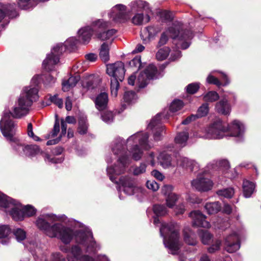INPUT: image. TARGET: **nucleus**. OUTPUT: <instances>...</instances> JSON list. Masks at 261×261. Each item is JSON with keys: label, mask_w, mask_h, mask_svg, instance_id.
<instances>
[{"label": "nucleus", "mask_w": 261, "mask_h": 261, "mask_svg": "<svg viewBox=\"0 0 261 261\" xmlns=\"http://www.w3.org/2000/svg\"><path fill=\"white\" fill-rule=\"evenodd\" d=\"M200 89V84L198 83H192L188 84L186 87V91L188 94H194Z\"/></svg>", "instance_id": "nucleus-43"}, {"label": "nucleus", "mask_w": 261, "mask_h": 261, "mask_svg": "<svg viewBox=\"0 0 261 261\" xmlns=\"http://www.w3.org/2000/svg\"><path fill=\"white\" fill-rule=\"evenodd\" d=\"M125 73L124 64L122 62L118 61L107 66V73L112 77L111 79H116L122 82L124 80Z\"/></svg>", "instance_id": "nucleus-9"}, {"label": "nucleus", "mask_w": 261, "mask_h": 261, "mask_svg": "<svg viewBox=\"0 0 261 261\" xmlns=\"http://www.w3.org/2000/svg\"><path fill=\"white\" fill-rule=\"evenodd\" d=\"M208 111V104L207 103H204L198 109L197 113L195 115L198 119L206 116Z\"/></svg>", "instance_id": "nucleus-39"}, {"label": "nucleus", "mask_w": 261, "mask_h": 261, "mask_svg": "<svg viewBox=\"0 0 261 261\" xmlns=\"http://www.w3.org/2000/svg\"><path fill=\"white\" fill-rule=\"evenodd\" d=\"M118 164L107 168V173L110 179L113 182L117 184L116 177L113 175H120L123 173L128 164V156L126 154H121L118 159Z\"/></svg>", "instance_id": "nucleus-6"}, {"label": "nucleus", "mask_w": 261, "mask_h": 261, "mask_svg": "<svg viewBox=\"0 0 261 261\" xmlns=\"http://www.w3.org/2000/svg\"><path fill=\"white\" fill-rule=\"evenodd\" d=\"M80 79V76H70L68 80L62 82V89L64 91H68L71 88L74 87Z\"/></svg>", "instance_id": "nucleus-27"}, {"label": "nucleus", "mask_w": 261, "mask_h": 261, "mask_svg": "<svg viewBox=\"0 0 261 261\" xmlns=\"http://www.w3.org/2000/svg\"><path fill=\"white\" fill-rule=\"evenodd\" d=\"M70 251L75 259L78 260L81 257L82 250L77 245L72 246Z\"/></svg>", "instance_id": "nucleus-55"}, {"label": "nucleus", "mask_w": 261, "mask_h": 261, "mask_svg": "<svg viewBox=\"0 0 261 261\" xmlns=\"http://www.w3.org/2000/svg\"><path fill=\"white\" fill-rule=\"evenodd\" d=\"M152 210L154 214L158 217L164 216L168 212L166 206L161 204H154Z\"/></svg>", "instance_id": "nucleus-34"}, {"label": "nucleus", "mask_w": 261, "mask_h": 261, "mask_svg": "<svg viewBox=\"0 0 261 261\" xmlns=\"http://www.w3.org/2000/svg\"><path fill=\"white\" fill-rule=\"evenodd\" d=\"M89 123L87 117L81 116L79 118L77 132L81 135L87 134L89 128Z\"/></svg>", "instance_id": "nucleus-23"}, {"label": "nucleus", "mask_w": 261, "mask_h": 261, "mask_svg": "<svg viewBox=\"0 0 261 261\" xmlns=\"http://www.w3.org/2000/svg\"><path fill=\"white\" fill-rule=\"evenodd\" d=\"M41 154L42 155L44 160L47 161L51 163L57 164L60 163L62 162V159L61 158H57L55 157L51 158V156L46 153H44L43 151L41 152Z\"/></svg>", "instance_id": "nucleus-56"}, {"label": "nucleus", "mask_w": 261, "mask_h": 261, "mask_svg": "<svg viewBox=\"0 0 261 261\" xmlns=\"http://www.w3.org/2000/svg\"><path fill=\"white\" fill-rule=\"evenodd\" d=\"M53 52L56 56H60L66 50L64 44H58L53 48Z\"/></svg>", "instance_id": "nucleus-63"}, {"label": "nucleus", "mask_w": 261, "mask_h": 261, "mask_svg": "<svg viewBox=\"0 0 261 261\" xmlns=\"http://www.w3.org/2000/svg\"><path fill=\"white\" fill-rule=\"evenodd\" d=\"M42 81L44 85L50 86L55 83L56 79L50 74L47 73L42 75Z\"/></svg>", "instance_id": "nucleus-54"}, {"label": "nucleus", "mask_w": 261, "mask_h": 261, "mask_svg": "<svg viewBox=\"0 0 261 261\" xmlns=\"http://www.w3.org/2000/svg\"><path fill=\"white\" fill-rule=\"evenodd\" d=\"M74 236L75 237L76 242L83 246L87 244L90 240L94 239L91 233L82 230L76 231Z\"/></svg>", "instance_id": "nucleus-20"}, {"label": "nucleus", "mask_w": 261, "mask_h": 261, "mask_svg": "<svg viewBox=\"0 0 261 261\" xmlns=\"http://www.w3.org/2000/svg\"><path fill=\"white\" fill-rule=\"evenodd\" d=\"M189 217L192 219V225L195 227L209 228L210 223L207 221L206 217L199 211H193L189 214Z\"/></svg>", "instance_id": "nucleus-12"}, {"label": "nucleus", "mask_w": 261, "mask_h": 261, "mask_svg": "<svg viewBox=\"0 0 261 261\" xmlns=\"http://www.w3.org/2000/svg\"><path fill=\"white\" fill-rule=\"evenodd\" d=\"M119 80H116V79H111V90L112 95L115 97L117 96L118 90L119 88Z\"/></svg>", "instance_id": "nucleus-50"}, {"label": "nucleus", "mask_w": 261, "mask_h": 261, "mask_svg": "<svg viewBox=\"0 0 261 261\" xmlns=\"http://www.w3.org/2000/svg\"><path fill=\"white\" fill-rule=\"evenodd\" d=\"M184 240L185 243L189 245L194 246L197 243L195 233L189 228L183 230Z\"/></svg>", "instance_id": "nucleus-22"}, {"label": "nucleus", "mask_w": 261, "mask_h": 261, "mask_svg": "<svg viewBox=\"0 0 261 261\" xmlns=\"http://www.w3.org/2000/svg\"><path fill=\"white\" fill-rule=\"evenodd\" d=\"M108 101V94L106 92L98 94L94 100L95 108L99 111H103L107 109Z\"/></svg>", "instance_id": "nucleus-16"}, {"label": "nucleus", "mask_w": 261, "mask_h": 261, "mask_svg": "<svg viewBox=\"0 0 261 261\" xmlns=\"http://www.w3.org/2000/svg\"><path fill=\"white\" fill-rule=\"evenodd\" d=\"M13 142L12 146L14 150L18 152H23L25 146L21 144L16 138H14V141H10Z\"/></svg>", "instance_id": "nucleus-60"}, {"label": "nucleus", "mask_w": 261, "mask_h": 261, "mask_svg": "<svg viewBox=\"0 0 261 261\" xmlns=\"http://www.w3.org/2000/svg\"><path fill=\"white\" fill-rule=\"evenodd\" d=\"M119 181L123 187L133 189L136 187V182L133 178L128 176H121Z\"/></svg>", "instance_id": "nucleus-33"}, {"label": "nucleus", "mask_w": 261, "mask_h": 261, "mask_svg": "<svg viewBox=\"0 0 261 261\" xmlns=\"http://www.w3.org/2000/svg\"><path fill=\"white\" fill-rule=\"evenodd\" d=\"M148 138L149 135L147 133H145L139 140V145L145 149L149 148L148 144Z\"/></svg>", "instance_id": "nucleus-58"}, {"label": "nucleus", "mask_w": 261, "mask_h": 261, "mask_svg": "<svg viewBox=\"0 0 261 261\" xmlns=\"http://www.w3.org/2000/svg\"><path fill=\"white\" fill-rule=\"evenodd\" d=\"M219 99L218 93L214 91H209L203 96V100L206 102H213L216 101Z\"/></svg>", "instance_id": "nucleus-38"}, {"label": "nucleus", "mask_w": 261, "mask_h": 261, "mask_svg": "<svg viewBox=\"0 0 261 261\" xmlns=\"http://www.w3.org/2000/svg\"><path fill=\"white\" fill-rule=\"evenodd\" d=\"M17 205V201L4 194H0V206L5 208L10 206V205Z\"/></svg>", "instance_id": "nucleus-31"}, {"label": "nucleus", "mask_w": 261, "mask_h": 261, "mask_svg": "<svg viewBox=\"0 0 261 261\" xmlns=\"http://www.w3.org/2000/svg\"><path fill=\"white\" fill-rule=\"evenodd\" d=\"M189 138V134L187 132H182L179 133L175 138V142L177 144H185Z\"/></svg>", "instance_id": "nucleus-44"}, {"label": "nucleus", "mask_w": 261, "mask_h": 261, "mask_svg": "<svg viewBox=\"0 0 261 261\" xmlns=\"http://www.w3.org/2000/svg\"><path fill=\"white\" fill-rule=\"evenodd\" d=\"M24 217H30L34 216L37 212L36 209L31 205H27L22 207Z\"/></svg>", "instance_id": "nucleus-48"}, {"label": "nucleus", "mask_w": 261, "mask_h": 261, "mask_svg": "<svg viewBox=\"0 0 261 261\" xmlns=\"http://www.w3.org/2000/svg\"><path fill=\"white\" fill-rule=\"evenodd\" d=\"M137 95L135 92L133 91H126L123 95V99L125 102L130 104L136 100Z\"/></svg>", "instance_id": "nucleus-46"}, {"label": "nucleus", "mask_w": 261, "mask_h": 261, "mask_svg": "<svg viewBox=\"0 0 261 261\" xmlns=\"http://www.w3.org/2000/svg\"><path fill=\"white\" fill-rule=\"evenodd\" d=\"M36 225L40 229L45 231L46 234L49 237L55 236L54 229H53L55 224L51 225L45 219L38 218L36 221Z\"/></svg>", "instance_id": "nucleus-18"}, {"label": "nucleus", "mask_w": 261, "mask_h": 261, "mask_svg": "<svg viewBox=\"0 0 261 261\" xmlns=\"http://www.w3.org/2000/svg\"><path fill=\"white\" fill-rule=\"evenodd\" d=\"M13 142L12 146L14 150L18 152H23L25 146L21 144L16 138H14V141H10Z\"/></svg>", "instance_id": "nucleus-61"}, {"label": "nucleus", "mask_w": 261, "mask_h": 261, "mask_svg": "<svg viewBox=\"0 0 261 261\" xmlns=\"http://www.w3.org/2000/svg\"><path fill=\"white\" fill-rule=\"evenodd\" d=\"M225 249L229 253H233L239 249L240 241L239 238L234 234H230L225 238Z\"/></svg>", "instance_id": "nucleus-14"}, {"label": "nucleus", "mask_w": 261, "mask_h": 261, "mask_svg": "<svg viewBox=\"0 0 261 261\" xmlns=\"http://www.w3.org/2000/svg\"><path fill=\"white\" fill-rule=\"evenodd\" d=\"M118 12L116 13L114 20L117 22L124 23L129 19V15L126 13V7L123 5L119 4L115 6Z\"/></svg>", "instance_id": "nucleus-17"}, {"label": "nucleus", "mask_w": 261, "mask_h": 261, "mask_svg": "<svg viewBox=\"0 0 261 261\" xmlns=\"http://www.w3.org/2000/svg\"><path fill=\"white\" fill-rule=\"evenodd\" d=\"M204 207L208 214L213 215L217 214L221 210V206L220 202L216 201L206 203Z\"/></svg>", "instance_id": "nucleus-29"}, {"label": "nucleus", "mask_w": 261, "mask_h": 261, "mask_svg": "<svg viewBox=\"0 0 261 261\" xmlns=\"http://www.w3.org/2000/svg\"><path fill=\"white\" fill-rule=\"evenodd\" d=\"M234 193V190L232 188L219 190L217 192V195L226 198H231L233 195Z\"/></svg>", "instance_id": "nucleus-42"}, {"label": "nucleus", "mask_w": 261, "mask_h": 261, "mask_svg": "<svg viewBox=\"0 0 261 261\" xmlns=\"http://www.w3.org/2000/svg\"><path fill=\"white\" fill-rule=\"evenodd\" d=\"M158 70L155 66L153 64H149L144 70L141 72L138 77L139 87L140 88H145L148 84V81L159 79L163 75H157Z\"/></svg>", "instance_id": "nucleus-7"}, {"label": "nucleus", "mask_w": 261, "mask_h": 261, "mask_svg": "<svg viewBox=\"0 0 261 261\" xmlns=\"http://www.w3.org/2000/svg\"><path fill=\"white\" fill-rule=\"evenodd\" d=\"M148 127L153 132V138L154 140L159 141L162 140L165 126L161 124L160 114H158L151 120Z\"/></svg>", "instance_id": "nucleus-10"}, {"label": "nucleus", "mask_w": 261, "mask_h": 261, "mask_svg": "<svg viewBox=\"0 0 261 261\" xmlns=\"http://www.w3.org/2000/svg\"><path fill=\"white\" fill-rule=\"evenodd\" d=\"M39 98L38 89L36 87L28 89L25 87L23 92L21 93L18 100V107L14 108V113L8 110L4 113L0 121V129L3 135L9 141H14V135L16 131V124L13 118H20L28 113L29 108L32 105L33 101Z\"/></svg>", "instance_id": "nucleus-1"}, {"label": "nucleus", "mask_w": 261, "mask_h": 261, "mask_svg": "<svg viewBox=\"0 0 261 261\" xmlns=\"http://www.w3.org/2000/svg\"><path fill=\"white\" fill-rule=\"evenodd\" d=\"M114 114L112 111H106L101 114L102 120L107 123H110L113 121Z\"/></svg>", "instance_id": "nucleus-52"}, {"label": "nucleus", "mask_w": 261, "mask_h": 261, "mask_svg": "<svg viewBox=\"0 0 261 261\" xmlns=\"http://www.w3.org/2000/svg\"><path fill=\"white\" fill-rule=\"evenodd\" d=\"M83 86L87 90H93L97 87L96 81L94 79L89 78L83 83Z\"/></svg>", "instance_id": "nucleus-53"}, {"label": "nucleus", "mask_w": 261, "mask_h": 261, "mask_svg": "<svg viewBox=\"0 0 261 261\" xmlns=\"http://www.w3.org/2000/svg\"><path fill=\"white\" fill-rule=\"evenodd\" d=\"M178 199V196L175 193L169 194L166 197L167 206L169 208H172Z\"/></svg>", "instance_id": "nucleus-41"}, {"label": "nucleus", "mask_w": 261, "mask_h": 261, "mask_svg": "<svg viewBox=\"0 0 261 261\" xmlns=\"http://www.w3.org/2000/svg\"><path fill=\"white\" fill-rule=\"evenodd\" d=\"M229 131L230 136L239 137L243 132L242 126L240 122L234 120L230 125L225 126L222 120L218 119L214 121L208 127V134L215 139H220L223 137V134Z\"/></svg>", "instance_id": "nucleus-3"}, {"label": "nucleus", "mask_w": 261, "mask_h": 261, "mask_svg": "<svg viewBox=\"0 0 261 261\" xmlns=\"http://www.w3.org/2000/svg\"><path fill=\"white\" fill-rule=\"evenodd\" d=\"M60 60L59 56H56L54 53L47 55L46 58L43 61L42 65L46 69H49L50 66H53L57 64Z\"/></svg>", "instance_id": "nucleus-26"}, {"label": "nucleus", "mask_w": 261, "mask_h": 261, "mask_svg": "<svg viewBox=\"0 0 261 261\" xmlns=\"http://www.w3.org/2000/svg\"><path fill=\"white\" fill-rule=\"evenodd\" d=\"M158 31L155 28L152 26L147 27L143 31L144 35L148 40L153 38L157 34Z\"/></svg>", "instance_id": "nucleus-45"}, {"label": "nucleus", "mask_w": 261, "mask_h": 261, "mask_svg": "<svg viewBox=\"0 0 261 261\" xmlns=\"http://www.w3.org/2000/svg\"><path fill=\"white\" fill-rule=\"evenodd\" d=\"M108 23L103 20L98 19L93 22V30L96 38L101 41L110 39L117 33L114 29H108Z\"/></svg>", "instance_id": "nucleus-5"}, {"label": "nucleus", "mask_w": 261, "mask_h": 261, "mask_svg": "<svg viewBox=\"0 0 261 261\" xmlns=\"http://www.w3.org/2000/svg\"><path fill=\"white\" fill-rule=\"evenodd\" d=\"M17 205H13L14 207L11 208L9 214L13 220L16 221H22L24 218L23 209L22 208L20 209V207L22 206L20 203L17 201Z\"/></svg>", "instance_id": "nucleus-21"}, {"label": "nucleus", "mask_w": 261, "mask_h": 261, "mask_svg": "<svg viewBox=\"0 0 261 261\" xmlns=\"http://www.w3.org/2000/svg\"><path fill=\"white\" fill-rule=\"evenodd\" d=\"M58 117V115H56V119L55 121L54 127L52 131L50 132V136L53 138L57 136L60 132V122Z\"/></svg>", "instance_id": "nucleus-57"}, {"label": "nucleus", "mask_w": 261, "mask_h": 261, "mask_svg": "<svg viewBox=\"0 0 261 261\" xmlns=\"http://www.w3.org/2000/svg\"><path fill=\"white\" fill-rule=\"evenodd\" d=\"M160 234L164 238V244L172 255L177 254L181 245L179 231L172 224H162L160 228Z\"/></svg>", "instance_id": "nucleus-2"}, {"label": "nucleus", "mask_w": 261, "mask_h": 261, "mask_svg": "<svg viewBox=\"0 0 261 261\" xmlns=\"http://www.w3.org/2000/svg\"><path fill=\"white\" fill-rule=\"evenodd\" d=\"M78 42H79L78 39L74 37L68 38L64 43L66 50H69V51L74 50L77 47Z\"/></svg>", "instance_id": "nucleus-36"}, {"label": "nucleus", "mask_w": 261, "mask_h": 261, "mask_svg": "<svg viewBox=\"0 0 261 261\" xmlns=\"http://www.w3.org/2000/svg\"><path fill=\"white\" fill-rule=\"evenodd\" d=\"M191 185L196 190L202 192L211 190L213 183L210 179L198 175L196 179L192 181Z\"/></svg>", "instance_id": "nucleus-11"}, {"label": "nucleus", "mask_w": 261, "mask_h": 261, "mask_svg": "<svg viewBox=\"0 0 261 261\" xmlns=\"http://www.w3.org/2000/svg\"><path fill=\"white\" fill-rule=\"evenodd\" d=\"M45 0H18V6L22 10H28L36 6L39 2H44Z\"/></svg>", "instance_id": "nucleus-24"}, {"label": "nucleus", "mask_w": 261, "mask_h": 261, "mask_svg": "<svg viewBox=\"0 0 261 261\" xmlns=\"http://www.w3.org/2000/svg\"><path fill=\"white\" fill-rule=\"evenodd\" d=\"M132 157L135 161L139 160L143 154V151L139 148L138 145L134 146L132 149Z\"/></svg>", "instance_id": "nucleus-51"}, {"label": "nucleus", "mask_w": 261, "mask_h": 261, "mask_svg": "<svg viewBox=\"0 0 261 261\" xmlns=\"http://www.w3.org/2000/svg\"><path fill=\"white\" fill-rule=\"evenodd\" d=\"M11 229L7 225L0 226V239L7 238L11 233Z\"/></svg>", "instance_id": "nucleus-62"}, {"label": "nucleus", "mask_w": 261, "mask_h": 261, "mask_svg": "<svg viewBox=\"0 0 261 261\" xmlns=\"http://www.w3.org/2000/svg\"><path fill=\"white\" fill-rule=\"evenodd\" d=\"M141 59V56H136L129 62V65L131 67L138 68V69H140L142 67Z\"/></svg>", "instance_id": "nucleus-59"}, {"label": "nucleus", "mask_w": 261, "mask_h": 261, "mask_svg": "<svg viewBox=\"0 0 261 261\" xmlns=\"http://www.w3.org/2000/svg\"><path fill=\"white\" fill-rule=\"evenodd\" d=\"M215 109L218 113L227 115L230 112L231 107L227 99L223 98L216 103Z\"/></svg>", "instance_id": "nucleus-19"}, {"label": "nucleus", "mask_w": 261, "mask_h": 261, "mask_svg": "<svg viewBox=\"0 0 261 261\" xmlns=\"http://www.w3.org/2000/svg\"><path fill=\"white\" fill-rule=\"evenodd\" d=\"M78 33L79 42L85 44L88 43L91 40L92 35H94L93 23L91 27L88 26L83 28L80 30Z\"/></svg>", "instance_id": "nucleus-15"}, {"label": "nucleus", "mask_w": 261, "mask_h": 261, "mask_svg": "<svg viewBox=\"0 0 261 261\" xmlns=\"http://www.w3.org/2000/svg\"><path fill=\"white\" fill-rule=\"evenodd\" d=\"M0 22L6 16H8L10 18H13L19 15L15 4H4L0 3Z\"/></svg>", "instance_id": "nucleus-13"}, {"label": "nucleus", "mask_w": 261, "mask_h": 261, "mask_svg": "<svg viewBox=\"0 0 261 261\" xmlns=\"http://www.w3.org/2000/svg\"><path fill=\"white\" fill-rule=\"evenodd\" d=\"M39 147L36 145H27L24 148L23 153L28 156H34L35 155L41 153Z\"/></svg>", "instance_id": "nucleus-30"}, {"label": "nucleus", "mask_w": 261, "mask_h": 261, "mask_svg": "<svg viewBox=\"0 0 261 261\" xmlns=\"http://www.w3.org/2000/svg\"><path fill=\"white\" fill-rule=\"evenodd\" d=\"M53 229L55 235L52 238H58L65 244H69L75 235L72 229L60 223H55Z\"/></svg>", "instance_id": "nucleus-8"}, {"label": "nucleus", "mask_w": 261, "mask_h": 261, "mask_svg": "<svg viewBox=\"0 0 261 261\" xmlns=\"http://www.w3.org/2000/svg\"><path fill=\"white\" fill-rule=\"evenodd\" d=\"M86 247V252L93 253L96 250V242L93 240H90L87 244L84 245Z\"/></svg>", "instance_id": "nucleus-64"}, {"label": "nucleus", "mask_w": 261, "mask_h": 261, "mask_svg": "<svg viewBox=\"0 0 261 261\" xmlns=\"http://www.w3.org/2000/svg\"><path fill=\"white\" fill-rule=\"evenodd\" d=\"M13 233L18 241H23L26 238V232L21 228L14 229Z\"/></svg>", "instance_id": "nucleus-49"}, {"label": "nucleus", "mask_w": 261, "mask_h": 261, "mask_svg": "<svg viewBox=\"0 0 261 261\" xmlns=\"http://www.w3.org/2000/svg\"><path fill=\"white\" fill-rule=\"evenodd\" d=\"M198 233L204 244H207L212 239L213 236L207 230L199 229Z\"/></svg>", "instance_id": "nucleus-35"}, {"label": "nucleus", "mask_w": 261, "mask_h": 261, "mask_svg": "<svg viewBox=\"0 0 261 261\" xmlns=\"http://www.w3.org/2000/svg\"><path fill=\"white\" fill-rule=\"evenodd\" d=\"M50 102L46 103V106H49L50 103H53L58 107L59 108L61 109L63 108V101L61 98L58 97V94H55L53 96L50 95L49 97Z\"/></svg>", "instance_id": "nucleus-47"}, {"label": "nucleus", "mask_w": 261, "mask_h": 261, "mask_svg": "<svg viewBox=\"0 0 261 261\" xmlns=\"http://www.w3.org/2000/svg\"><path fill=\"white\" fill-rule=\"evenodd\" d=\"M109 47L108 43L103 42L100 47L99 57L101 60L104 62H108L109 60Z\"/></svg>", "instance_id": "nucleus-32"}, {"label": "nucleus", "mask_w": 261, "mask_h": 261, "mask_svg": "<svg viewBox=\"0 0 261 261\" xmlns=\"http://www.w3.org/2000/svg\"><path fill=\"white\" fill-rule=\"evenodd\" d=\"M184 106V103L181 100L174 99L170 104L169 110L172 112H176L181 110Z\"/></svg>", "instance_id": "nucleus-40"}, {"label": "nucleus", "mask_w": 261, "mask_h": 261, "mask_svg": "<svg viewBox=\"0 0 261 261\" xmlns=\"http://www.w3.org/2000/svg\"><path fill=\"white\" fill-rule=\"evenodd\" d=\"M255 189V185L253 182L249 180H244L243 184L244 196L246 198L251 197Z\"/></svg>", "instance_id": "nucleus-28"}, {"label": "nucleus", "mask_w": 261, "mask_h": 261, "mask_svg": "<svg viewBox=\"0 0 261 261\" xmlns=\"http://www.w3.org/2000/svg\"><path fill=\"white\" fill-rule=\"evenodd\" d=\"M158 160L160 165L164 168H168L171 166L172 156L165 151L160 154Z\"/></svg>", "instance_id": "nucleus-25"}, {"label": "nucleus", "mask_w": 261, "mask_h": 261, "mask_svg": "<svg viewBox=\"0 0 261 261\" xmlns=\"http://www.w3.org/2000/svg\"><path fill=\"white\" fill-rule=\"evenodd\" d=\"M170 52V48L169 47L160 48L156 54V58L159 61H163L168 57Z\"/></svg>", "instance_id": "nucleus-37"}, {"label": "nucleus", "mask_w": 261, "mask_h": 261, "mask_svg": "<svg viewBox=\"0 0 261 261\" xmlns=\"http://www.w3.org/2000/svg\"><path fill=\"white\" fill-rule=\"evenodd\" d=\"M170 37L173 39H178L183 42L180 44L182 49H187L191 44L190 40L193 38L192 32L187 29H183L179 25L173 24L168 28Z\"/></svg>", "instance_id": "nucleus-4"}]
</instances>
